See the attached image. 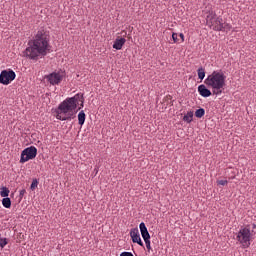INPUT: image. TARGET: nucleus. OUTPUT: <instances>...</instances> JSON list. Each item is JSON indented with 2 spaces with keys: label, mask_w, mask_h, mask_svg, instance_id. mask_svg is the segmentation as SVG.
I'll return each instance as SVG.
<instances>
[{
  "label": "nucleus",
  "mask_w": 256,
  "mask_h": 256,
  "mask_svg": "<svg viewBox=\"0 0 256 256\" xmlns=\"http://www.w3.org/2000/svg\"><path fill=\"white\" fill-rule=\"evenodd\" d=\"M51 49L50 36L45 30L38 32L27 42V48L23 51V56L32 61H37L39 57H45Z\"/></svg>",
  "instance_id": "obj_1"
},
{
  "label": "nucleus",
  "mask_w": 256,
  "mask_h": 256,
  "mask_svg": "<svg viewBox=\"0 0 256 256\" xmlns=\"http://www.w3.org/2000/svg\"><path fill=\"white\" fill-rule=\"evenodd\" d=\"M84 107V98L82 94H76L61 102L55 110L56 119L60 121H71L76 117L77 112Z\"/></svg>",
  "instance_id": "obj_2"
},
{
  "label": "nucleus",
  "mask_w": 256,
  "mask_h": 256,
  "mask_svg": "<svg viewBox=\"0 0 256 256\" xmlns=\"http://www.w3.org/2000/svg\"><path fill=\"white\" fill-rule=\"evenodd\" d=\"M204 83L208 88L212 89L214 95L219 96L226 86V76L222 71H214L205 79Z\"/></svg>",
  "instance_id": "obj_3"
},
{
  "label": "nucleus",
  "mask_w": 256,
  "mask_h": 256,
  "mask_svg": "<svg viewBox=\"0 0 256 256\" xmlns=\"http://www.w3.org/2000/svg\"><path fill=\"white\" fill-rule=\"evenodd\" d=\"M252 237L253 233L251 232L249 226L242 227L237 234V240L241 244L243 249H247L250 247Z\"/></svg>",
  "instance_id": "obj_4"
},
{
  "label": "nucleus",
  "mask_w": 256,
  "mask_h": 256,
  "mask_svg": "<svg viewBox=\"0 0 256 256\" xmlns=\"http://www.w3.org/2000/svg\"><path fill=\"white\" fill-rule=\"evenodd\" d=\"M207 25L214 31L221 32L223 29V18L216 16V14H211L207 16Z\"/></svg>",
  "instance_id": "obj_5"
},
{
  "label": "nucleus",
  "mask_w": 256,
  "mask_h": 256,
  "mask_svg": "<svg viewBox=\"0 0 256 256\" xmlns=\"http://www.w3.org/2000/svg\"><path fill=\"white\" fill-rule=\"evenodd\" d=\"M46 80L50 83L52 86L59 85L62 80L65 78V73L63 71L53 72L47 76H45Z\"/></svg>",
  "instance_id": "obj_6"
},
{
  "label": "nucleus",
  "mask_w": 256,
  "mask_h": 256,
  "mask_svg": "<svg viewBox=\"0 0 256 256\" xmlns=\"http://www.w3.org/2000/svg\"><path fill=\"white\" fill-rule=\"evenodd\" d=\"M37 155V149L34 146L24 149L21 153L20 163H25L29 160H32Z\"/></svg>",
  "instance_id": "obj_7"
},
{
  "label": "nucleus",
  "mask_w": 256,
  "mask_h": 256,
  "mask_svg": "<svg viewBox=\"0 0 256 256\" xmlns=\"http://www.w3.org/2000/svg\"><path fill=\"white\" fill-rule=\"evenodd\" d=\"M16 74L12 70H4L0 74V84L9 85L13 80H15Z\"/></svg>",
  "instance_id": "obj_8"
},
{
  "label": "nucleus",
  "mask_w": 256,
  "mask_h": 256,
  "mask_svg": "<svg viewBox=\"0 0 256 256\" xmlns=\"http://www.w3.org/2000/svg\"><path fill=\"white\" fill-rule=\"evenodd\" d=\"M130 236H131V239L133 241V243H137L139 244L141 247L144 246L142 240H141V237H140V233H139V230L138 228H133L130 230Z\"/></svg>",
  "instance_id": "obj_9"
},
{
  "label": "nucleus",
  "mask_w": 256,
  "mask_h": 256,
  "mask_svg": "<svg viewBox=\"0 0 256 256\" xmlns=\"http://www.w3.org/2000/svg\"><path fill=\"white\" fill-rule=\"evenodd\" d=\"M198 92L204 98H208L212 95L211 91L207 88L206 84L205 85H200L198 87Z\"/></svg>",
  "instance_id": "obj_10"
},
{
  "label": "nucleus",
  "mask_w": 256,
  "mask_h": 256,
  "mask_svg": "<svg viewBox=\"0 0 256 256\" xmlns=\"http://www.w3.org/2000/svg\"><path fill=\"white\" fill-rule=\"evenodd\" d=\"M139 228H140L141 235H142L144 241L150 240L151 236H150V234H149V232H148V229H147V227H146V225H145L144 222H142V223L139 225Z\"/></svg>",
  "instance_id": "obj_11"
},
{
  "label": "nucleus",
  "mask_w": 256,
  "mask_h": 256,
  "mask_svg": "<svg viewBox=\"0 0 256 256\" xmlns=\"http://www.w3.org/2000/svg\"><path fill=\"white\" fill-rule=\"evenodd\" d=\"M125 43H126V38H116L113 44V48L116 50H121Z\"/></svg>",
  "instance_id": "obj_12"
},
{
  "label": "nucleus",
  "mask_w": 256,
  "mask_h": 256,
  "mask_svg": "<svg viewBox=\"0 0 256 256\" xmlns=\"http://www.w3.org/2000/svg\"><path fill=\"white\" fill-rule=\"evenodd\" d=\"M193 116H194V112L193 111H190L188 112L184 118H183V121L184 122H187V123H191L193 121Z\"/></svg>",
  "instance_id": "obj_13"
},
{
  "label": "nucleus",
  "mask_w": 256,
  "mask_h": 256,
  "mask_svg": "<svg viewBox=\"0 0 256 256\" xmlns=\"http://www.w3.org/2000/svg\"><path fill=\"white\" fill-rule=\"evenodd\" d=\"M85 119H86V115L84 113V111H81L79 114H78V122H79V125H83L85 123Z\"/></svg>",
  "instance_id": "obj_14"
},
{
  "label": "nucleus",
  "mask_w": 256,
  "mask_h": 256,
  "mask_svg": "<svg viewBox=\"0 0 256 256\" xmlns=\"http://www.w3.org/2000/svg\"><path fill=\"white\" fill-rule=\"evenodd\" d=\"M2 205H3L5 208L9 209V208L11 207V200H10V198H8V197L3 198V199H2Z\"/></svg>",
  "instance_id": "obj_15"
},
{
  "label": "nucleus",
  "mask_w": 256,
  "mask_h": 256,
  "mask_svg": "<svg viewBox=\"0 0 256 256\" xmlns=\"http://www.w3.org/2000/svg\"><path fill=\"white\" fill-rule=\"evenodd\" d=\"M10 191L6 187H2L0 191V196L4 198H8Z\"/></svg>",
  "instance_id": "obj_16"
},
{
  "label": "nucleus",
  "mask_w": 256,
  "mask_h": 256,
  "mask_svg": "<svg viewBox=\"0 0 256 256\" xmlns=\"http://www.w3.org/2000/svg\"><path fill=\"white\" fill-rule=\"evenodd\" d=\"M197 72H198L199 79L203 80L205 78V76H206L205 69L201 67V68L198 69Z\"/></svg>",
  "instance_id": "obj_17"
},
{
  "label": "nucleus",
  "mask_w": 256,
  "mask_h": 256,
  "mask_svg": "<svg viewBox=\"0 0 256 256\" xmlns=\"http://www.w3.org/2000/svg\"><path fill=\"white\" fill-rule=\"evenodd\" d=\"M204 115H205V110H204L203 108L198 109V110L195 112V116H196L197 118H202Z\"/></svg>",
  "instance_id": "obj_18"
},
{
  "label": "nucleus",
  "mask_w": 256,
  "mask_h": 256,
  "mask_svg": "<svg viewBox=\"0 0 256 256\" xmlns=\"http://www.w3.org/2000/svg\"><path fill=\"white\" fill-rule=\"evenodd\" d=\"M231 29H232L231 24H226L223 22V29L221 30L222 32H229L231 31Z\"/></svg>",
  "instance_id": "obj_19"
},
{
  "label": "nucleus",
  "mask_w": 256,
  "mask_h": 256,
  "mask_svg": "<svg viewBox=\"0 0 256 256\" xmlns=\"http://www.w3.org/2000/svg\"><path fill=\"white\" fill-rule=\"evenodd\" d=\"M7 239L6 238H0V247L4 248L7 245Z\"/></svg>",
  "instance_id": "obj_20"
},
{
  "label": "nucleus",
  "mask_w": 256,
  "mask_h": 256,
  "mask_svg": "<svg viewBox=\"0 0 256 256\" xmlns=\"http://www.w3.org/2000/svg\"><path fill=\"white\" fill-rule=\"evenodd\" d=\"M37 186H38V181L34 179L31 184V189L34 190L35 188H37Z\"/></svg>",
  "instance_id": "obj_21"
},
{
  "label": "nucleus",
  "mask_w": 256,
  "mask_h": 256,
  "mask_svg": "<svg viewBox=\"0 0 256 256\" xmlns=\"http://www.w3.org/2000/svg\"><path fill=\"white\" fill-rule=\"evenodd\" d=\"M144 241H145V244H146V247H147L148 251H150L151 250V241H150V239H147V240H144Z\"/></svg>",
  "instance_id": "obj_22"
},
{
  "label": "nucleus",
  "mask_w": 256,
  "mask_h": 256,
  "mask_svg": "<svg viewBox=\"0 0 256 256\" xmlns=\"http://www.w3.org/2000/svg\"><path fill=\"white\" fill-rule=\"evenodd\" d=\"M172 38H173L174 43H178V34L176 32H173Z\"/></svg>",
  "instance_id": "obj_23"
},
{
  "label": "nucleus",
  "mask_w": 256,
  "mask_h": 256,
  "mask_svg": "<svg viewBox=\"0 0 256 256\" xmlns=\"http://www.w3.org/2000/svg\"><path fill=\"white\" fill-rule=\"evenodd\" d=\"M217 184H218V185L225 186V185L228 184V181H227V180H219V181H217Z\"/></svg>",
  "instance_id": "obj_24"
},
{
  "label": "nucleus",
  "mask_w": 256,
  "mask_h": 256,
  "mask_svg": "<svg viewBox=\"0 0 256 256\" xmlns=\"http://www.w3.org/2000/svg\"><path fill=\"white\" fill-rule=\"evenodd\" d=\"M120 256H134L131 252H122Z\"/></svg>",
  "instance_id": "obj_25"
},
{
  "label": "nucleus",
  "mask_w": 256,
  "mask_h": 256,
  "mask_svg": "<svg viewBox=\"0 0 256 256\" xmlns=\"http://www.w3.org/2000/svg\"><path fill=\"white\" fill-rule=\"evenodd\" d=\"M179 36H180L182 42H184V41H185V36H184V34L181 33V34H179Z\"/></svg>",
  "instance_id": "obj_26"
},
{
  "label": "nucleus",
  "mask_w": 256,
  "mask_h": 256,
  "mask_svg": "<svg viewBox=\"0 0 256 256\" xmlns=\"http://www.w3.org/2000/svg\"><path fill=\"white\" fill-rule=\"evenodd\" d=\"M24 192H25L24 190H23V191H21V192H20V195H23V193H24Z\"/></svg>",
  "instance_id": "obj_27"
},
{
  "label": "nucleus",
  "mask_w": 256,
  "mask_h": 256,
  "mask_svg": "<svg viewBox=\"0 0 256 256\" xmlns=\"http://www.w3.org/2000/svg\"><path fill=\"white\" fill-rule=\"evenodd\" d=\"M253 228H254V229L256 228V224H253Z\"/></svg>",
  "instance_id": "obj_28"
},
{
  "label": "nucleus",
  "mask_w": 256,
  "mask_h": 256,
  "mask_svg": "<svg viewBox=\"0 0 256 256\" xmlns=\"http://www.w3.org/2000/svg\"><path fill=\"white\" fill-rule=\"evenodd\" d=\"M95 172H96V173H98V170H97V169H95Z\"/></svg>",
  "instance_id": "obj_29"
},
{
  "label": "nucleus",
  "mask_w": 256,
  "mask_h": 256,
  "mask_svg": "<svg viewBox=\"0 0 256 256\" xmlns=\"http://www.w3.org/2000/svg\"><path fill=\"white\" fill-rule=\"evenodd\" d=\"M95 172H96V173H98V170H97V169H95Z\"/></svg>",
  "instance_id": "obj_30"
}]
</instances>
